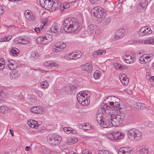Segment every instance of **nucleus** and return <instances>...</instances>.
I'll return each mask as SVG.
<instances>
[{"instance_id": "1", "label": "nucleus", "mask_w": 154, "mask_h": 154, "mask_svg": "<svg viewBox=\"0 0 154 154\" xmlns=\"http://www.w3.org/2000/svg\"><path fill=\"white\" fill-rule=\"evenodd\" d=\"M79 27L78 23L75 21V19L73 18L66 19L63 23V28L65 32H75L77 29H78Z\"/></svg>"}, {"instance_id": "2", "label": "nucleus", "mask_w": 154, "mask_h": 154, "mask_svg": "<svg viewBox=\"0 0 154 154\" xmlns=\"http://www.w3.org/2000/svg\"><path fill=\"white\" fill-rule=\"evenodd\" d=\"M91 13L96 17V20L98 23H101L106 16L105 11L100 6L93 8L91 10Z\"/></svg>"}, {"instance_id": "3", "label": "nucleus", "mask_w": 154, "mask_h": 154, "mask_svg": "<svg viewBox=\"0 0 154 154\" xmlns=\"http://www.w3.org/2000/svg\"><path fill=\"white\" fill-rule=\"evenodd\" d=\"M128 136L131 140L136 141L140 140L142 137V134L138 129L132 128L128 132Z\"/></svg>"}, {"instance_id": "4", "label": "nucleus", "mask_w": 154, "mask_h": 154, "mask_svg": "<svg viewBox=\"0 0 154 154\" xmlns=\"http://www.w3.org/2000/svg\"><path fill=\"white\" fill-rule=\"evenodd\" d=\"M48 142L53 146L59 145L61 142V137L56 134H50L47 137Z\"/></svg>"}, {"instance_id": "5", "label": "nucleus", "mask_w": 154, "mask_h": 154, "mask_svg": "<svg viewBox=\"0 0 154 154\" xmlns=\"http://www.w3.org/2000/svg\"><path fill=\"white\" fill-rule=\"evenodd\" d=\"M106 105L102 106L101 108L102 112H104L106 113L107 111L106 108L107 106L110 108H113L114 110H117L120 109V104L118 103L115 102V105H114V103L113 102L109 101L106 103H105Z\"/></svg>"}, {"instance_id": "6", "label": "nucleus", "mask_w": 154, "mask_h": 154, "mask_svg": "<svg viewBox=\"0 0 154 154\" xmlns=\"http://www.w3.org/2000/svg\"><path fill=\"white\" fill-rule=\"evenodd\" d=\"M53 40L52 35L48 34H46L43 37H39L37 39L38 43L41 44H47L52 42Z\"/></svg>"}, {"instance_id": "7", "label": "nucleus", "mask_w": 154, "mask_h": 154, "mask_svg": "<svg viewBox=\"0 0 154 154\" xmlns=\"http://www.w3.org/2000/svg\"><path fill=\"white\" fill-rule=\"evenodd\" d=\"M100 119H101L100 118ZM110 116L109 117H106L104 120L100 119L99 123L100 125L104 128L110 127L112 126Z\"/></svg>"}, {"instance_id": "8", "label": "nucleus", "mask_w": 154, "mask_h": 154, "mask_svg": "<svg viewBox=\"0 0 154 154\" xmlns=\"http://www.w3.org/2000/svg\"><path fill=\"white\" fill-rule=\"evenodd\" d=\"M77 98L78 102L83 105H88V102L90 101L89 99H87V97H84L82 94L80 92L77 94Z\"/></svg>"}, {"instance_id": "9", "label": "nucleus", "mask_w": 154, "mask_h": 154, "mask_svg": "<svg viewBox=\"0 0 154 154\" xmlns=\"http://www.w3.org/2000/svg\"><path fill=\"white\" fill-rule=\"evenodd\" d=\"M119 79L122 83L124 85H126L128 83V79L126 75L124 73L120 74L119 76Z\"/></svg>"}, {"instance_id": "10", "label": "nucleus", "mask_w": 154, "mask_h": 154, "mask_svg": "<svg viewBox=\"0 0 154 154\" xmlns=\"http://www.w3.org/2000/svg\"><path fill=\"white\" fill-rule=\"evenodd\" d=\"M131 150L130 147H123L120 148L118 153V154H130Z\"/></svg>"}, {"instance_id": "11", "label": "nucleus", "mask_w": 154, "mask_h": 154, "mask_svg": "<svg viewBox=\"0 0 154 154\" xmlns=\"http://www.w3.org/2000/svg\"><path fill=\"white\" fill-rule=\"evenodd\" d=\"M24 14L25 17L28 20H34V16L30 10H26L24 12Z\"/></svg>"}, {"instance_id": "12", "label": "nucleus", "mask_w": 154, "mask_h": 154, "mask_svg": "<svg viewBox=\"0 0 154 154\" xmlns=\"http://www.w3.org/2000/svg\"><path fill=\"white\" fill-rule=\"evenodd\" d=\"M124 60H125L126 62L128 63H130V62H133L134 60V57L133 54L131 53H127L125 55Z\"/></svg>"}, {"instance_id": "13", "label": "nucleus", "mask_w": 154, "mask_h": 154, "mask_svg": "<svg viewBox=\"0 0 154 154\" xmlns=\"http://www.w3.org/2000/svg\"><path fill=\"white\" fill-rule=\"evenodd\" d=\"M31 111L35 114H41L43 113L42 108L40 106L33 107L31 109Z\"/></svg>"}, {"instance_id": "14", "label": "nucleus", "mask_w": 154, "mask_h": 154, "mask_svg": "<svg viewBox=\"0 0 154 154\" xmlns=\"http://www.w3.org/2000/svg\"><path fill=\"white\" fill-rule=\"evenodd\" d=\"M76 88H77L75 85L71 86L66 85L63 87V89L65 91H67L68 93L70 94L72 91H73Z\"/></svg>"}, {"instance_id": "15", "label": "nucleus", "mask_w": 154, "mask_h": 154, "mask_svg": "<svg viewBox=\"0 0 154 154\" xmlns=\"http://www.w3.org/2000/svg\"><path fill=\"white\" fill-rule=\"evenodd\" d=\"M61 29L60 25L58 23H56L52 26L51 29V32L56 33L60 31Z\"/></svg>"}, {"instance_id": "16", "label": "nucleus", "mask_w": 154, "mask_h": 154, "mask_svg": "<svg viewBox=\"0 0 154 154\" xmlns=\"http://www.w3.org/2000/svg\"><path fill=\"white\" fill-rule=\"evenodd\" d=\"M27 124L29 125L32 128H37L38 125L37 122L34 120H30L29 121H28Z\"/></svg>"}, {"instance_id": "17", "label": "nucleus", "mask_w": 154, "mask_h": 154, "mask_svg": "<svg viewBox=\"0 0 154 154\" xmlns=\"http://www.w3.org/2000/svg\"><path fill=\"white\" fill-rule=\"evenodd\" d=\"M84 70L88 72H91L93 69L92 65L89 63H87L82 65Z\"/></svg>"}, {"instance_id": "18", "label": "nucleus", "mask_w": 154, "mask_h": 154, "mask_svg": "<svg viewBox=\"0 0 154 154\" xmlns=\"http://www.w3.org/2000/svg\"><path fill=\"white\" fill-rule=\"evenodd\" d=\"M113 133L115 141L120 139L123 137V134L119 131H114L113 132Z\"/></svg>"}, {"instance_id": "19", "label": "nucleus", "mask_w": 154, "mask_h": 154, "mask_svg": "<svg viewBox=\"0 0 154 154\" xmlns=\"http://www.w3.org/2000/svg\"><path fill=\"white\" fill-rule=\"evenodd\" d=\"M53 1H51V0H46L45 2L44 8L47 10H49L51 8H52V4Z\"/></svg>"}, {"instance_id": "20", "label": "nucleus", "mask_w": 154, "mask_h": 154, "mask_svg": "<svg viewBox=\"0 0 154 154\" xmlns=\"http://www.w3.org/2000/svg\"><path fill=\"white\" fill-rule=\"evenodd\" d=\"M19 76V73L16 70H13L11 71L10 74V78L12 79L18 78Z\"/></svg>"}, {"instance_id": "21", "label": "nucleus", "mask_w": 154, "mask_h": 154, "mask_svg": "<svg viewBox=\"0 0 154 154\" xmlns=\"http://www.w3.org/2000/svg\"><path fill=\"white\" fill-rule=\"evenodd\" d=\"M55 48L59 49L61 51L66 47V45L62 42H59L55 44Z\"/></svg>"}, {"instance_id": "22", "label": "nucleus", "mask_w": 154, "mask_h": 154, "mask_svg": "<svg viewBox=\"0 0 154 154\" xmlns=\"http://www.w3.org/2000/svg\"><path fill=\"white\" fill-rule=\"evenodd\" d=\"M124 30L122 29H119L116 32L115 38L118 39L119 38H122L124 35Z\"/></svg>"}, {"instance_id": "23", "label": "nucleus", "mask_w": 154, "mask_h": 154, "mask_svg": "<svg viewBox=\"0 0 154 154\" xmlns=\"http://www.w3.org/2000/svg\"><path fill=\"white\" fill-rule=\"evenodd\" d=\"M139 152L141 154H148L149 153L148 148L146 146L140 147L139 148Z\"/></svg>"}, {"instance_id": "24", "label": "nucleus", "mask_w": 154, "mask_h": 154, "mask_svg": "<svg viewBox=\"0 0 154 154\" xmlns=\"http://www.w3.org/2000/svg\"><path fill=\"white\" fill-rule=\"evenodd\" d=\"M106 51L105 50H99L94 51L93 53V56L94 57H96L98 56H100L103 54H105Z\"/></svg>"}, {"instance_id": "25", "label": "nucleus", "mask_w": 154, "mask_h": 154, "mask_svg": "<svg viewBox=\"0 0 154 154\" xmlns=\"http://www.w3.org/2000/svg\"><path fill=\"white\" fill-rule=\"evenodd\" d=\"M97 26H94L92 24H91L88 26V29L90 32L91 34H94L97 31V29L96 28Z\"/></svg>"}, {"instance_id": "26", "label": "nucleus", "mask_w": 154, "mask_h": 154, "mask_svg": "<svg viewBox=\"0 0 154 154\" xmlns=\"http://www.w3.org/2000/svg\"><path fill=\"white\" fill-rule=\"evenodd\" d=\"M110 117L111 119V122L112 123V126H118L119 125V123H118V122L116 119V118H115V115H110Z\"/></svg>"}, {"instance_id": "27", "label": "nucleus", "mask_w": 154, "mask_h": 154, "mask_svg": "<svg viewBox=\"0 0 154 154\" xmlns=\"http://www.w3.org/2000/svg\"><path fill=\"white\" fill-rule=\"evenodd\" d=\"M115 117L116 118L118 121V123H119V125H121L123 120H124L123 116L121 115H115Z\"/></svg>"}, {"instance_id": "28", "label": "nucleus", "mask_w": 154, "mask_h": 154, "mask_svg": "<svg viewBox=\"0 0 154 154\" xmlns=\"http://www.w3.org/2000/svg\"><path fill=\"white\" fill-rule=\"evenodd\" d=\"M16 62V61L13 60L11 61H10L9 63H8V67L11 70L14 69L15 67H16L17 65Z\"/></svg>"}, {"instance_id": "29", "label": "nucleus", "mask_w": 154, "mask_h": 154, "mask_svg": "<svg viewBox=\"0 0 154 154\" xmlns=\"http://www.w3.org/2000/svg\"><path fill=\"white\" fill-rule=\"evenodd\" d=\"M145 56V61L146 63H147L149 61H150L152 58L153 55L152 54H144Z\"/></svg>"}, {"instance_id": "30", "label": "nucleus", "mask_w": 154, "mask_h": 154, "mask_svg": "<svg viewBox=\"0 0 154 154\" xmlns=\"http://www.w3.org/2000/svg\"><path fill=\"white\" fill-rule=\"evenodd\" d=\"M115 66L116 69L120 70H123L126 69V66L119 64L116 63L115 64Z\"/></svg>"}, {"instance_id": "31", "label": "nucleus", "mask_w": 154, "mask_h": 154, "mask_svg": "<svg viewBox=\"0 0 154 154\" xmlns=\"http://www.w3.org/2000/svg\"><path fill=\"white\" fill-rule=\"evenodd\" d=\"M111 21V18L110 17H108L105 18L103 21V25L104 26H107L109 23Z\"/></svg>"}, {"instance_id": "32", "label": "nucleus", "mask_w": 154, "mask_h": 154, "mask_svg": "<svg viewBox=\"0 0 154 154\" xmlns=\"http://www.w3.org/2000/svg\"><path fill=\"white\" fill-rule=\"evenodd\" d=\"M144 43L146 44H151L154 45V37L152 38H150L149 39H146L144 41Z\"/></svg>"}, {"instance_id": "33", "label": "nucleus", "mask_w": 154, "mask_h": 154, "mask_svg": "<svg viewBox=\"0 0 154 154\" xmlns=\"http://www.w3.org/2000/svg\"><path fill=\"white\" fill-rule=\"evenodd\" d=\"M12 38V36L11 35H9L7 36H5L2 38L0 39L1 42H6L9 41Z\"/></svg>"}, {"instance_id": "34", "label": "nucleus", "mask_w": 154, "mask_h": 154, "mask_svg": "<svg viewBox=\"0 0 154 154\" xmlns=\"http://www.w3.org/2000/svg\"><path fill=\"white\" fill-rule=\"evenodd\" d=\"M101 75V72L99 70H96L94 74V77L95 79H98Z\"/></svg>"}, {"instance_id": "35", "label": "nucleus", "mask_w": 154, "mask_h": 154, "mask_svg": "<svg viewBox=\"0 0 154 154\" xmlns=\"http://www.w3.org/2000/svg\"><path fill=\"white\" fill-rule=\"evenodd\" d=\"M60 10L62 11L63 10L68 8L69 7V5L68 3L65 2L63 5H60Z\"/></svg>"}, {"instance_id": "36", "label": "nucleus", "mask_w": 154, "mask_h": 154, "mask_svg": "<svg viewBox=\"0 0 154 154\" xmlns=\"http://www.w3.org/2000/svg\"><path fill=\"white\" fill-rule=\"evenodd\" d=\"M40 85L41 87L45 89L48 87V83L46 81L42 82Z\"/></svg>"}, {"instance_id": "37", "label": "nucleus", "mask_w": 154, "mask_h": 154, "mask_svg": "<svg viewBox=\"0 0 154 154\" xmlns=\"http://www.w3.org/2000/svg\"><path fill=\"white\" fill-rule=\"evenodd\" d=\"M73 53L75 60L80 58L81 57L82 53L80 51L75 52Z\"/></svg>"}, {"instance_id": "38", "label": "nucleus", "mask_w": 154, "mask_h": 154, "mask_svg": "<svg viewBox=\"0 0 154 154\" xmlns=\"http://www.w3.org/2000/svg\"><path fill=\"white\" fill-rule=\"evenodd\" d=\"M52 5L53 6L52 8H51V9H52L53 10H55L57 9H58L59 8V9L60 10V5L59 6V5H58L56 3H55L54 1L53 2Z\"/></svg>"}, {"instance_id": "39", "label": "nucleus", "mask_w": 154, "mask_h": 154, "mask_svg": "<svg viewBox=\"0 0 154 154\" xmlns=\"http://www.w3.org/2000/svg\"><path fill=\"white\" fill-rule=\"evenodd\" d=\"M77 139L75 138H70L68 140V143L70 144L75 143L78 142Z\"/></svg>"}, {"instance_id": "40", "label": "nucleus", "mask_w": 154, "mask_h": 154, "mask_svg": "<svg viewBox=\"0 0 154 154\" xmlns=\"http://www.w3.org/2000/svg\"><path fill=\"white\" fill-rule=\"evenodd\" d=\"M140 3L141 4V7H143L145 9L148 5L147 2L146 0H141Z\"/></svg>"}, {"instance_id": "41", "label": "nucleus", "mask_w": 154, "mask_h": 154, "mask_svg": "<svg viewBox=\"0 0 154 154\" xmlns=\"http://www.w3.org/2000/svg\"><path fill=\"white\" fill-rule=\"evenodd\" d=\"M11 52L13 55H17L19 53V51L18 49L16 48H12L11 50Z\"/></svg>"}, {"instance_id": "42", "label": "nucleus", "mask_w": 154, "mask_h": 154, "mask_svg": "<svg viewBox=\"0 0 154 154\" xmlns=\"http://www.w3.org/2000/svg\"><path fill=\"white\" fill-rule=\"evenodd\" d=\"M9 109V108L7 106H2L0 107V112L3 113L7 112Z\"/></svg>"}, {"instance_id": "43", "label": "nucleus", "mask_w": 154, "mask_h": 154, "mask_svg": "<svg viewBox=\"0 0 154 154\" xmlns=\"http://www.w3.org/2000/svg\"><path fill=\"white\" fill-rule=\"evenodd\" d=\"M3 58H1L0 60V69H3L5 67V65L4 61Z\"/></svg>"}, {"instance_id": "44", "label": "nucleus", "mask_w": 154, "mask_h": 154, "mask_svg": "<svg viewBox=\"0 0 154 154\" xmlns=\"http://www.w3.org/2000/svg\"><path fill=\"white\" fill-rule=\"evenodd\" d=\"M107 136L108 139L111 140L115 141L113 132L112 133L108 134L107 135Z\"/></svg>"}, {"instance_id": "45", "label": "nucleus", "mask_w": 154, "mask_h": 154, "mask_svg": "<svg viewBox=\"0 0 154 154\" xmlns=\"http://www.w3.org/2000/svg\"><path fill=\"white\" fill-rule=\"evenodd\" d=\"M152 32V31L150 28L149 27H147V26H146V28L145 29V30L144 32H145V35H147L150 34Z\"/></svg>"}, {"instance_id": "46", "label": "nucleus", "mask_w": 154, "mask_h": 154, "mask_svg": "<svg viewBox=\"0 0 154 154\" xmlns=\"http://www.w3.org/2000/svg\"><path fill=\"white\" fill-rule=\"evenodd\" d=\"M145 56L144 55L140 57L139 59V61L140 63H146L145 60Z\"/></svg>"}, {"instance_id": "47", "label": "nucleus", "mask_w": 154, "mask_h": 154, "mask_svg": "<svg viewBox=\"0 0 154 154\" xmlns=\"http://www.w3.org/2000/svg\"><path fill=\"white\" fill-rule=\"evenodd\" d=\"M29 100L32 102L34 103L36 101V97L32 95H29Z\"/></svg>"}, {"instance_id": "48", "label": "nucleus", "mask_w": 154, "mask_h": 154, "mask_svg": "<svg viewBox=\"0 0 154 154\" xmlns=\"http://www.w3.org/2000/svg\"><path fill=\"white\" fill-rule=\"evenodd\" d=\"M99 154H109V152L106 150H101L99 151Z\"/></svg>"}, {"instance_id": "49", "label": "nucleus", "mask_w": 154, "mask_h": 154, "mask_svg": "<svg viewBox=\"0 0 154 154\" xmlns=\"http://www.w3.org/2000/svg\"><path fill=\"white\" fill-rule=\"evenodd\" d=\"M137 106H138V108H140L141 109H143L145 107V105L144 104L137 103Z\"/></svg>"}, {"instance_id": "50", "label": "nucleus", "mask_w": 154, "mask_h": 154, "mask_svg": "<svg viewBox=\"0 0 154 154\" xmlns=\"http://www.w3.org/2000/svg\"><path fill=\"white\" fill-rule=\"evenodd\" d=\"M82 154H92V153L87 149H85L82 151Z\"/></svg>"}, {"instance_id": "51", "label": "nucleus", "mask_w": 154, "mask_h": 154, "mask_svg": "<svg viewBox=\"0 0 154 154\" xmlns=\"http://www.w3.org/2000/svg\"><path fill=\"white\" fill-rule=\"evenodd\" d=\"M137 7L139 11H142V10L144 9L143 7H141V4L140 3L137 5Z\"/></svg>"}, {"instance_id": "52", "label": "nucleus", "mask_w": 154, "mask_h": 154, "mask_svg": "<svg viewBox=\"0 0 154 154\" xmlns=\"http://www.w3.org/2000/svg\"><path fill=\"white\" fill-rule=\"evenodd\" d=\"M31 55L33 57H38L39 54L35 52H33L32 53Z\"/></svg>"}, {"instance_id": "53", "label": "nucleus", "mask_w": 154, "mask_h": 154, "mask_svg": "<svg viewBox=\"0 0 154 154\" xmlns=\"http://www.w3.org/2000/svg\"><path fill=\"white\" fill-rule=\"evenodd\" d=\"M58 66V64L56 62H53L52 61H51V64L50 67H53L55 66L57 67Z\"/></svg>"}, {"instance_id": "54", "label": "nucleus", "mask_w": 154, "mask_h": 154, "mask_svg": "<svg viewBox=\"0 0 154 154\" xmlns=\"http://www.w3.org/2000/svg\"><path fill=\"white\" fill-rule=\"evenodd\" d=\"M73 53V52H72V53L69 54V57L70 58V60H75L74 56V55Z\"/></svg>"}, {"instance_id": "55", "label": "nucleus", "mask_w": 154, "mask_h": 154, "mask_svg": "<svg viewBox=\"0 0 154 154\" xmlns=\"http://www.w3.org/2000/svg\"><path fill=\"white\" fill-rule=\"evenodd\" d=\"M47 19H45V20L42 22L41 25V26H42V28H43V26H45L46 25V22H47Z\"/></svg>"}, {"instance_id": "56", "label": "nucleus", "mask_w": 154, "mask_h": 154, "mask_svg": "<svg viewBox=\"0 0 154 154\" xmlns=\"http://www.w3.org/2000/svg\"><path fill=\"white\" fill-rule=\"evenodd\" d=\"M4 10L2 6L0 5V15H2L4 12Z\"/></svg>"}, {"instance_id": "57", "label": "nucleus", "mask_w": 154, "mask_h": 154, "mask_svg": "<svg viewBox=\"0 0 154 154\" xmlns=\"http://www.w3.org/2000/svg\"><path fill=\"white\" fill-rule=\"evenodd\" d=\"M100 118L101 119H103V118L101 116H100L99 115V116L97 115V116L96 117V120L97 121L98 123L100 124L99 123V120H100Z\"/></svg>"}, {"instance_id": "58", "label": "nucleus", "mask_w": 154, "mask_h": 154, "mask_svg": "<svg viewBox=\"0 0 154 154\" xmlns=\"http://www.w3.org/2000/svg\"><path fill=\"white\" fill-rule=\"evenodd\" d=\"M46 2V0H40L39 3L44 8V3L45 2Z\"/></svg>"}, {"instance_id": "59", "label": "nucleus", "mask_w": 154, "mask_h": 154, "mask_svg": "<svg viewBox=\"0 0 154 154\" xmlns=\"http://www.w3.org/2000/svg\"><path fill=\"white\" fill-rule=\"evenodd\" d=\"M51 64V61H47L44 63V64L50 67Z\"/></svg>"}, {"instance_id": "60", "label": "nucleus", "mask_w": 154, "mask_h": 154, "mask_svg": "<svg viewBox=\"0 0 154 154\" xmlns=\"http://www.w3.org/2000/svg\"><path fill=\"white\" fill-rule=\"evenodd\" d=\"M69 128H63V130L65 132H70L69 133H71L72 130H70V129H69Z\"/></svg>"}, {"instance_id": "61", "label": "nucleus", "mask_w": 154, "mask_h": 154, "mask_svg": "<svg viewBox=\"0 0 154 154\" xmlns=\"http://www.w3.org/2000/svg\"><path fill=\"white\" fill-rule=\"evenodd\" d=\"M148 127L151 128H152L154 127V123L152 122H150L149 124H148Z\"/></svg>"}, {"instance_id": "62", "label": "nucleus", "mask_w": 154, "mask_h": 154, "mask_svg": "<svg viewBox=\"0 0 154 154\" xmlns=\"http://www.w3.org/2000/svg\"><path fill=\"white\" fill-rule=\"evenodd\" d=\"M145 32H144V31H141L140 32V31H139L138 32V34L140 36H142L144 35H145Z\"/></svg>"}, {"instance_id": "63", "label": "nucleus", "mask_w": 154, "mask_h": 154, "mask_svg": "<svg viewBox=\"0 0 154 154\" xmlns=\"http://www.w3.org/2000/svg\"><path fill=\"white\" fill-rule=\"evenodd\" d=\"M38 127H37V128H38ZM37 128V132H38V133H41L43 132L44 130H42L41 128Z\"/></svg>"}, {"instance_id": "64", "label": "nucleus", "mask_w": 154, "mask_h": 154, "mask_svg": "<svg viewBox=\"0 0 154 154\" xmlns=\"http://www.w3.org/2000/svg\"><path fill=\"white\" fill-rule=\"evenodd\" d=\"M93 4H96L98 2V0H89Z\"/></svg>"}]
</instances>
